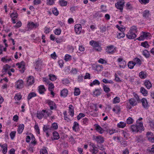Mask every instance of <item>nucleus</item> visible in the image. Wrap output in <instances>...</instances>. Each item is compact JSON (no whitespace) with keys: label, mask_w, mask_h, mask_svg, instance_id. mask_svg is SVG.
<instances>
[{"label":"nucleus","mask_w":154,"mask_h":154,"mask_svg":"<svg viewBox=\"0 0 154 154\" xmlns=\"http://www.w3.org/2000/svg\"><path fill=\"white\" fill-rule=\"evenodd\" d=\"M53 138H52V140H57L60 138V136L59 134L56 131H54L53 133Z\"/></svg>","instance_id":"24"},{"label":"nucleus","mask_w":154,"mask_h":154,"mask_svg":"<svg viewBox=\"0 0 154 154\" xmlns=\"http://www.w3.org/2000/svg\"><path fill=\"white\" fill-rule=\"evenodd\" d=\"M72 56L69 54H66L65 56L64 60L66 61H70L71 59Z\"/></svg>","instance_id":"53"},{"label":"nucleus","mask_w":154,"mask_h":154,"mask_svg":"<svg viewBox=\"0 0 154 154\" xmlns=\"http://www.w3.org/2000/svg\"><path fill=\"white\" fill-rule=\"evenodd\" d=\"M143 34L141 35L139 37L137 38V39L138 40H143L145 38L149 36V33L148 32H142Z\"/></svg>","instance_id":"13"},{"label":"nucleus","mask_w":154,"mask_h":154,"mask_svg":"<svg viewBox=\"0 0 154 154\" xmlns=\"http://www.w3.org/2000/svg\"><path fill=\"white\" fill-rule=\"evenodd\" d=\"M103 68V66L101 65H97L96 66V68L95 70L97 71H99L101 70V69Z\"/></svg>","instance_id":"58"},{"label":"nucleus","mask_w":154,"mask_h":154,"mask_svg":"<svg viewBox=\"0 0 154 154\" xmlns=\"http://www.w3.org/2000/svg\"><path fill=\"white\" fill-rule=\"evenodd\" d=\"M68 90L67 89H63L62 91H61L60 93V95L62 97H66L68 94Z\"/></svg>","instance_id":"28"},{"label":"nucleus","mask_w":154,"mask_h":154,"mask_svg":"<svg viewBox=\"0 0 154 154\" xmlns=\"http://www.w3.org/2000/svg\"><path fill=\"white\" fill-rule=\"evenodd\" d=\"M103 89L104 91L106 93H108L110 91L109 88L106 85H104L103 86Z\"/></svg>","instance_id":"55"},{"label":"nucleus","mask_w":154,"mask_h":154,"mask_svg":"<svg viewBox=\"0 0 154 154\" xmlns=\"http://www.w3.org/2000/svg\"><path fill=\"white\" fill-rule=\"evenodd\" d=\"M16 65L18 66L19 68H22L21 70H20V71L21 73H23L24 72L25 69V65L23 61H22L20 63H17Z\"/></svg>","instance_id":"6"},{"label":"nucleus","mask_w":154,"mask_h":154,"mask_svg":"<svg viewBox=\"0 0 154 154\" xmlns=\"http://www.w3.org/2000/svg\"><path fill=\"white\" fill-rule=\"evenodd\" d=\"M35 69H38L40 68L41 64L40 62L39 61H36L35 63Z\"/></svg>","instance_id":"45"},{"label":"nucleus","mask_w":154,"mask_h":154,"mask_svg":"<svg viewBox=\"0 0 154 154\" xmlns=\"http://www.w3.org/2000/svg\"><path fill=\"white\" fill-rule=\"evenodd\" d=\"M74 29L76 33L79 34L80 33L82 30L81 25L79 24H77L75 25Z\"/></svg>","instance_id":"14"},{"label":"nucleus","mask_w":154,"mask_h":154,"mask_svg":"<svg viewBox=\"0 0 154 154\" xmlns=\"http://www.w3.org/2000/svg\"><path fill=\"white\" fill-rule=\"evenodd\" d=\"M150 15V11L148 10L144 11L143 14V17L146 18H148Z\"/></svg>","instance_id":"23"},{"label":"nucleus","mask_w":154,"mask_h":154,"mask_svg":"<svg viewBox=\"0 0 154 154\" xmlns=\"http://www.w3.org/2000/svg\"><path fill=\"white\" fill-rule=\"evenodd\" d=\"M0 146L1 147L2 149V152L4 154H6L8 150L7 144L5 143L2 145L1 144H0Z\"/></svg>","instance_id":"18"},{"label":"nucleus","mask_w":154,"mask_h":154,"mask_svg":"<svg viewBox=\"0 0 154 154\" xmlns=\"http://www.w3.org/2000/svg\"><path fill=\"white\" fill-rule=\"evenodd\" d=\"M79 124L76 122H74L72 127V130L75 132H76L78 131L79 129Z\"/></svg>","instance_id":"20"},{"label":"nucleus","mask_w":154,"mask_h":154,"mask_svg":"<svg viewBox=\"0 0 154 154\" xmlns=\"http://www.w3.org/2000/svg\"><path fill=\"white\" fill-rule=\"evenodd\" d=\"M34 128L38 134H39L40 133L39 128L38 126V124L36 123L35 124Z\"/></svg>","instance_id":"54"},{"label":"nucleus","mask_w":154,"mask_h":154,"mask_svg":"<svg viewBox=\"0 0 154 154\" xmlns=\"http://www.w3.org/2000/svg\"><path fill=\"white\" fill-rule=\"evenodd\" d=\"M141 45L146 48H148L149 46V45H148V43L146 41L142 42L141 43Z\"/></svg>","instance_id":"49"},{"label":"nucleus","mask_w":154,"mask_h":154,"mask_svg":"<svg viewBox=\"0 0 154 154\" xmlns=\"http://www.w3.org/2000/svg\"><path fill=\"white\" fill-rule=\"evenodd\" d=\"M16 133V132L14 131H12L10 134V136L11 137V138L12 140H13L15 136Z\"/></svg>","instance_id":"61"},{"label":"nucleus","mask_w":154,"mask_h":154,"mask_svg":"<svg viewBox=\"0 0 154 154\" xmlns=\"http://www.w3.org/2000/svg\"><path fill=\"white\" fill-rule=\"evenodd\" d=\"M38 91L39 93L41 94H43L46 91V89L44 85H41L38 87Z\"/></svg>","instance_id":"19"},{"label":"nucleus","mask_w":154,"mask_h":154,"mask_svg":"<svg viewBox=\"0 0 154 154\" xmlns=\"http://www.w3.org/2000/svg\"><path fill=\"white\" fill-rule=\"evenodd\" d=\"M59 4L62 6H66L67 5V2L64 0H61L59 1Z\"/></svg>","instance_id":"47"},{"label":"nucleus","mask_w":154,"mask_h":154,"mask_svg":"<svg viewBox=\"0 0 154 154\" xmlns=\"http://www.w3.org/2000/svg\"><path fill=\"white\" fill-rule=\"evenodd\" d=\"M146 136L148 140L150 142L154 143V134L150 131H148L146 133Z\"/></svg>","instance_id":"5"},{"label":"nucleus","mask_w":154,"mask_h":154,"mask_svg":"<svg viewBox=\"0 0 154 154\" xmlns=\"http://www.w3.org/2000/svg\"><path fill=\"white\" fill-rule=\"evenodd\" d=\"M92 138L93 140L95 141L97 144L102 143L104 141V138L100 135L97 136L94 135Z\"/></svg>","instance_id":"3"},{"label":"nucleus","mask_w":154,"mask_h":154,"mask_svg":"<svg viewBox=\"0 0 154 154\" xmlns=\"http://www.w3.org/2000/svg\"><path fill=\"white\" fill-rule=\"evenodd\" d=\"M22 98L21 95L19 94H17L15 95L14 99L16 100H20Z\"/></svg>","instance_id":"57"},{"label":"nucleus","mask_w":154,"mask_h":154,"mask_svg":"<svg viewBox=\"0 0 154 154\" xmlns=\"http://www.w3.org/2000/svg\"><path fill=\"white\" fill-rule=\"evenodd\" d=\"M24 125L23 124H20L19 125L17 130V131L20 134H21L23 132L24 129Z\"/></svg>","instance_id":"29"},{"label":"nucleus","mask_w":154,"mask_h":154,"mask_svg":"<svg viewBox=\"0 0 154 154\" xmlns=\"http://www.w3.org/2000/svg\"><path fill=\"white\" fill-rule=\"evenodd\" d=\"M100 84V82L97 79H95L92 82H91L90 84L91 86H92L94 85H99Z\"/></svg>","instance_id":"41"},{"label":"nucleus","mask_w":154,"mask_h":154,"mask_svg":"<svg viewBox=\"0 0 154 154\" xmlns=\"http://www.w3.org/2000/svg\"><path fill=\"white\" fill-rule=\"evenodd\" d=\"M11 66H10L9 65L7 64H6L4 65L3 67V72H5L4 74H5V73L7 72L8 69L10 68Z\"/></svg>","instance_id":"35"},{"label":"nucleus","mask_w":154,"mask_h":154,"mask_svg":"<svg viewBox=\"0 0 154 154\" xmlns=\"http://www.w3.org/2000/svg\"><path fill=\"white\" fill-rule=\"evenodd\" d=\"M139 2L141 4L146 5L149 2V0H139Z\"/></svg>","instance_id":"63"},{"label":"nucleus","mask_w":154,"mask_h":154,"mask_svg":"<svg viewBox=\"0 0 154 154\" xmlns=\"http://www.w3.org/2000/svg\"><path fill=\"white\" fill-rule=\"evenodd\" d=\"M46 103H48L50 107V109L52 110L55 109L56 108V106L55 103L53 101L50 100H47Z\"/></svg>","instance_id":"9"},{"label":"nucleus","mask_w":154,"mask_h":154,"mask_svg":"<svg viewBox=\"0 0 154 154\" xmlns=\"http://www.w3.org/2000/svg\"><path fill=\"white\" fill-rule=\"evenodd\" d=\"M101 94L100 90L99 89H96L93 92V94L96 96H99Z\"/></svg>","instance_id":"42"},{"label":"nucleus","mask_w":154,"mask_h":154,"mask_svg":"<svg viewBox=\"0 0 154 154\" xmlns=\"http://www.w3.org/2000/svg\"><path fill=\"white\" fill-rule=\"evenodd\" d=\"M148 123L150 128L151 129L154 128V120H149Z\"/></svg>","instance_id":"43"},{"label":"nucleus","mask_w":154,"mask_h":154,"mask_svg":"<svg viewBox=\"0 0 154 154\" xmlns=\"http://www.w3.org/2000/svg\"><path fill=\"white\" fill-rule=\"evenodd\" d=\"M135 65V63L133 61H130L128 63V66L129 68L132 69L133 68L134 66Z\"/></svg>","instance_id":"31"},{"label":"nucleus","mask_w":154,"mask_h":154,"mask_svg":"<svg viewBox=\"0 0 154 154\" xmlns=\"http://www.w3.org/2000/svg\"><path fill=\"white\" fill-rule=\"evenodd\" d=\"M38 24L33 22H29L27 24L28 30H31L36 29L38 26Z\"/></svg>","instance_id":"4"},{"label":"nucleus","mask_w":154,"mask_h":154,"mask_svg":"<svg viewBox=\"0 0 154 154\" xmlns=\"http://www.w3.org/2000/svg\"><path fill=\"white\" fill-rule=\"evenodd\" d=\"M24 86L23 81L21 79L19 80L15 83V87L19 89H21Z\"/></svg>","instance_id":"10"},{"label":"nucleus","mask_w":154,"mask_h":154,"mask_svg":"<svg viewBox=\"0 0 154 154\" xmlns=\"http://www.w3.org/2000/svg\"><path fill=\"white\" fill-rule=\"evenodd\" d=\"M125 36V35L123 32L118 33L117 35V38L119 39H120L122 38H123Z\"/></svg>","instance_id":"46"},{"label":"nucleus","mask_w":154,"mask_h":154,"mask_svg":"<svg viewBox=\"0 0 154 154\" xmlns=\"http://www.w3.org/2000/svg\"><path fill=\"white\" fill-rule=\"evenodd\" d=\"M145 85L148 89H150L152 87L151 82L148 80H146L144 83Z\"/></svg>","instance_id":"21"},{"label":"nucleus","mask_w":154,"mask_h":154,"mask_svg":"<svg viewBox=\"0 0 154 154\" xmlns=\"http://www.w3.org/2000/svg\"><path fill=\"white\" fill-rule=\"evenodd\" d=\"M126 37L129 39H133L137 37V35L136 33L129 31L126 34Z\"/></svg>","instance_id":"11"},{"label":"nucleus","mask_w":154,"mask_h":154,"mask_svg":"<svg viewBox=\"0 0 154 154\" xmlns=\"http://www.w3.org/2000/svg\"><path fill=\"white\" fill-rule=\"evenodd\" d=\"M127 123L128 124H132L134 122V120L132 118L129 117L127 119Z\"/></svg>","instance_id":"56"},{"label":"nucleus","mask_w":154,"mask_h":154,"mask_svg":"<svg viewBox=\"0 0 154 154\" xmlns=\"http://www.w3.org/2000/svg\"><path fill=\"white\" fill-rule=\"evenodd\" d=\"M40 154H48L46 149V147L45 146L41 149L40 150Z\"/></svg>","instance_id":"36"},{"label":"nucleus","mask_w":154,"mask_h":154,"mask_svg":"<svg viewBox=\"0 0 154 154\" xmlns=\"http://www.w3.org/2000/svg\"><path fill=\"white\" fill-rule=\"evenodd\" d=\"M125 2L124 0L119 1L115 4V6L117 9L120 10V12H122L123 7L125 6Z\"/></svg>","instance_id":"2"},{"label":"nucleus","mask_w":154,"mask_h":154,"mask_svg":"<svg viewBox=\"0 0 154 154\" xmlns=\"http://www.w3.org/2000/svg\"><path fill=\"white\" fill-rule=\"evenodd\" d=\"M49 76L50 79L52 81H54L57 79L56 77L54 75L50 74L49 75Z\"/></svg>","instance_id":"50"},{"label":"nucleus","mask_w":154,"mask_h":154,"mask_svg":"<svg viewBox=\"0 0 154 154\" xmlns=\"http://www.w3.org/2000/svg\"><path fill=\"white\" fill-rule=\"evenodd\" d=\"M74 108L73 106L71 105H69V115L73 117L74 115Z\"/></svg>","instance_id":"16"},{"label":"nucleus","mask_w":154,"mask_h":154,"mask_svg":"<svg viewBox=\"0 0 154 154\" xmlns=\"http://www.w3.org/2000/svg\"><path fill=\"white\" fill-rule=\"evenodd\" d=\"M147 76V75L146 72L143 71H141L139 73V76L142 79L146 78Z\"/></svg>","instance_id":"26"},{"label":"nucleus","mask_w":154,"mask_h":154,"mask_svg":"<svg viewBox=\"0 0 154 154\" xmlns=\"http://www.w3.org/2000/svg\"><path fill=\"white\" fill-rule=\"evenodd\" d=\"M95 129L97 132L101 134L103 133L104 131V130L97 124L96 125Z\"/></svg>","instance_id":"22"},{"label":"nucleus","mask_w":154,"mask_h":154,"mask_svg":"<svg viewBox=\"0 0 154 154\" xmlns=\"http://www.w3.org/2000/svg\"><path fill=\"white\" fill-rule=\"evenodd\" d=\"M126 123L122 122H120L117 124V126L119 128H124L126 126Z\"/></svg>","instance_id":"40"},{"label":"nucleus","mask_w":154,"mask_h":154,"mask_svg":"<svg viewBox=\"0 0 154 154\" xmlns=\"http://www.w3.org/2000/svg\"><path fill=\"white\" fill-rule=\"evenodd\" d=\"M142 54L146 58H149L150 56L149 52L147 50H145L143 51Z\"/></svg>","instance_id":"33"},{"label":"nucleus","mask_w":154,"mask_h":154,"mask_svg":"<svg viewBox=\"0 0 154 154\" xmlns=\"http://www.w3.org/2000/svg\"><path fill=\"white\" fill-rule=\"evenodd\" d=\"M51 127L54 130H57L58 128V126L56 123L54 122L52 124Z\"/></svg>","instance_id":"52"},{"label":"nucleus","mask_w":154,"mask_h":154,"mask_svg":"<svg viewBox=\"0 0 154 154\" xmlns=\"http://www.w3.org/2000/svg\"><path fill=\"white\" fill-rule=\"evenodd\" d=\"M42 112H43L44 115V118H46L52 114V112L51 111H49L48 110H42Z\"/></svg>","instance_id":"17"},{"label":"nucleus","mask_w":154,"mask_h":154,"mask_svg":"<svg viewBox=\"0 0 154 154\" xmlns=\"http://www.w3.org/2000/svg\"><path fill=\"white\" fill-rule=\"evenodd\" d=\"M53 13L55 16H57L59 14V12L57 8H52V10Z\"/></svg>","instance_id":"51"},{"label":"nucleus","mask_w":154,"mask_h":154,"mask_svg":"<svg viewBox=\"0 0 154 154\" xmlns=\"http://www.w3.org/2000/svg\"><path fill=\"white\" fill-rule=\"evenodd\" d=\"M18 14L17 12H15L12 13L10 17L12 19H16L17 17Z\"/></svg>","instance_id":"48"},{"label":"nucleus","mask_w":154,"mask_h":154,"mask_svg":"<svg viewBox=\"0 0 154 154\" xmlns=\"http://www.w3.org/2000/svg\"><path fill=\"white\" fill-rule=\"evenodd\" d=\"M129 31L136 34L138 31L137 27L135 26H133L130 27Z\"/></svg>","instance_id":"30"},{"label":"nucleus","mask_w":154,"mask_h":154,"mask_svg":"<svg viewBox=\"0 0 154 154\" xmlns=\"http://www.w3.org/2000/svg\"><path fill=\"white\" fill-rule=\"evenodd\" d=\"M36 94L35 93L33 92H30L28 94L27 99L28 100H30L32 97H36Z\"/></svg>","instance_id":"32"},{"label":"nucleus","mask_w":154,"mask_h":154,"mask_svg":"<svg viewBox=\"0 0 154 154\" xmlns=\"http://www.w3.org/2000/svg\"><path fill=\"white\" fill-rule=\"evenodd\" d=\"M61 30L60 29H57L54 31V33L55 34L59 35H60L61 32Z\"/></svg>","instance_id":"59"},{"label":"nucleus","mask_w":154,"mask_h":154,"mask_svg":"<svg viewBox=\"0 0 154 154\" xmlns=\"http://www.w3.org/2000/svg\"><path fill=\"white\" fill-rule=\"evenodd\" d=\"M85 115L82 112L80 113L77 116V119L78 120H79L82 117H85Z\"/></svg>","instance_id":"60"},{"label":"nucleus","mask_w":154,"mask_h":154,"mask_svg":"<svg viewBox=\"0 0 154 154\" xmlns=\"http://www.w3.org/2000/svg\"><path fill=\"white\" fill-rule=\"evenodd\" d=\"M140 102L141 103L142 106L144 108L147 109L149 106L148 101L146 98H142L140 100Z\"/></svg>","instance_id":"8"},{"label":"nucleus","mask_w":154,"mask_h":154,"mask_svg":"<svg viewBox=\"0 0 154 154\" xmlns=\"http://www.w3.org/2000/svg\"><path fill=\"white\" fill-rule=\"evenodd\" d=\"M90 44L94 48H96L99 46V43L95 41L91 40L90 42Z\"/></svg>","instance_id":"27"},{"label":"nucleus","mask_w":154,"mask_h":154,"mask_svg":"<svg viewBox=\"0 0 154 154\" xmlns=\"http://www.w3.org/2000/svg\"><path fill=\"white\" fill-rule=\"evenodd\" d=\"M95 16L96 17H102L103 16V15L101 13V12H97L95 14Z\"/></svg>","instance_id":"64"},{"label":"nucleus","mask_w":154,"mask_h":154,"mask_svg":"<svg viewBox=\"0 0 154 154\" xmlns=\"http://www.w3.org/2000/svg\"><path fill=\"white\" fill-rule=\"evenodd\" d=\"M89 145L92 147V148L90 149V151L92 154H95L98 152V148L95 146L94 143H90Z\"/></svg>","instance_id":"7"},{"label":"nucleus","mask_w":154,"mask_h":154,"mask_svg":"<svg viewBox=\"0 0 154 154\" xmlns=\"http://www.w3.org/2000/svg\"><path fill=\"white\" fill-rule=\"evenodd\" d=\"M134 62L135 63V65L136 64H138L139 66H140L141 64V60L140 59L137 57L135 58L134 59Z\"/></svg>","instance_id":"39"},{"label":"nucleus","mask_w":154,"mask_h":154,"mask_svg":"<svg viewBox=\"0 0 154 154\" xmlns=\"http://www.w3.org/2000/svg\"><path fill=\"white\" fill-rule=\"evenodd\" d=\"M140 92L144 96H146L148 95V91L143 87H141Z\"/></svg>","instance_id":"25"},{"label":"nucleus","mask_w":154,"mask_h":154,"mask_svg":"<svg viewBox=\"0 0 154 154\" xmlns=\"http://www.w3.org/2000/svg\"><path fill=\"white\" fill-rule=\"evenodd\" d=\"M129 102L130 104L132 106H135L137 104L136 101L133 98L129 99Z\"/></svg>","instance_id":"34"},{"label":"nucleus","mask_w":154,"mask_h":154,"mask_svg":"<svg viewBox=\"0 0 154 154\" xmlns=\"http://www.w3.org/2000/svg\"><path fill=\"white\" fill-rule=\"evenodd\" d=\"M77 80L78 82H82L83 80V75L82 74L78 75Z\"/></svg>","instance_id":"62"},{"label":"nucleus","mask_w":154,"mask_h":154,"mask_svg":"<svg viewBox=\"0 0 154 154\" xmlns=\"http://www.w3.org/2000/svg\"><path fill=\"white\" fill-rule=\"evenodd\" d=\"M120 99L118 97H115L112 101V103L114 104L118 103L120 102Z\"/></svg>","instance_id":"44"},{"label":"nucleus","mask_w":154,"mask_h":154,"mask_svg":"<svg viewBox=\"0 0 154 154\" xmlns=\"http://www.w3.org/2000/svg\"><path fill=\"white\" fill-rule=\"evenodd\" d=\"M143 118H140L137 120L135 125H132L131 127V129L132 132H141L143 131H144V128L143 127V122L142 120Z\"/></svg>","instance_id":"1"},{"label":"nucleus","mask_w":154,"mask_h":154,"mask_svg":"<svg viewBox=\"0 0 154 154\" xmlns=\"http://www.w3.org/2000/svg\"><path fill=\"white\" fill-rule=\"evenodd\" d=\"M34 82V78L33 76H30L27 79L26 85L27 86H29L32 85Z\"/></svg>","instance_id":"12"},{"label":"nucleus","mask_w":154,"mask_h":154,"mask_svg":"<svg viewBox=\"0 0 154 154\" xmlns=\"http://www.w3.org/2000/svg\"><path fill=\"white\" fill-rule=\"evenodd\" d=\"M37 117L39 119H42L43 117H44L43 112H42V111L39 112L37 113Z\"/></svg>","instance_id":"37"},{"label":"nucleus","mask_w":154,"mask_h":154,"mask_svg":"<svg viewBox=\"0 0 154 154\" xmlns=\"http://www.w3.org/2000/svg\"><path fill=\"white\" fill-rule=\"evenodd\" d=\"M106 52L109 54H112L115 52V49L114 48V46L110 45L107 47L106 49Z\"/></svg>","instance_id":"15"},{"label":"nucleus","mask_w":154,"mask_h":154,"mask_svg":"<svg viewBox=\"0 0 154 154\" xmlns=\"http://www.w3.org/2000/svg\"><path fill=\"white\" fill-rule=\"evenodd\" d=\"M80 91L79 88H75L74 89V92L75 96H78L80 94Z\"/></svg>","instance_id":"38"}]
</instances>
